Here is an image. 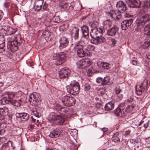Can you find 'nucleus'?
Returning <instances> with one entry per match:
<instances>
[{
	"instance_id": "62",
	"label": "nucleus",
	"mask_w": 150,
	"mask_h": 150,
	"mask_svg": "<svg viewBox=\"0 0 150 150\" xmlns=\"http://www.w3.org/2000/svg\"><path fill=\"white\" fill-rule=\"evenodd\" d=\"M149 125V124L148 122H147L146 124H144V126L145 127V128H146L148 127Z\"/></svg>"
},
{
	"instance_id": "32",
	"label": "nucleus",
	"mask_w": 150,
	"mask_h": 150,
	"mask_svg": "<svg viewBox=\"0 0 150 150\" xmlns=\"http://www.w3.org/2000/svg\"><path fill=\"white\" fill-rule=\"evenodd\" d=\"M12 100L11 103L13 105L17 107H19L21 105V99L15 100L13 99V98H12Z\"/></svg>"
},
{
	"instance_id": "1",
	"label": "nucleus",
	"mask_w": 150,
	"mask_h": 150,
	"mask_svg": "<svg viewBox=\"0 0 150 150\" xmlns=\"http://www.w3.org/2000/svg\"><path fill=\"white\" fill-rule=\"evenodd\" d=\"M126 1L130 7H140L145 10L150 8V2L147 0L144 1L143 3L138 0H127Z\"/></svg>"
},
{
	"instance_id": "5",
	"label": "nucleus",
	"mask_w": 150,
	"mask_h": 150,
	"mask_svg": "<svg viewBox=\"0 0 150 150\" xmlns=\"http://www.w3.org/2000/svg\"><path fill=\"white\" fill-rule=\"evenodd\" d=\"M44 0H34V8L35 11L37 12L40 11L42 9H42L45 10L47 9L45 4H43Z\"/></svg>"
},
{
	"instance_id": "36",
	"label": "nucleus",
	"mask_w": 150,
	"mask_h": 150,
	"mask_svg": "<svg viewBox=\"0 0 150 150\" xmlns=\"http://www.w3.org/2000/svg\"><path fill=\"white\" fill-rule=\"evenodd\" d=\"M96 32V28L91 29L90 35L92 39L98 37V36H97Z\"/></svg>"
},
{
	"instance_id": "6",
	"label": "nucleus",
	"mask_w": 150,
	"mask_h": 150,
	"mask_svg": "<svg viewBox=\"0 0 150 150\" xmlns=\"http://www.w3.org/2000/svg\"><path fill=\"white\" fill-rule=\"evenodd\" d=\"M108 16L115 20H119L121 18V12L118 10H110L107 13Z\"/></svg>"
},
{
	"instance_id": "59",
	"label": "nucleus",
	"mask_w": 150,
	"mask_h": 150,
	"mask_svg": "<svg viewBox=\"0 0 150 150\" xmlns=\"http://www.w3.org/2000/svg\"><path fill=\"white\" fill-rule=\"evenodd\" d=\"M133 101V99L132 98H129L127 100V101L129 103L132 102Z\"/></svg>"
},
{
	"instance_id": "38",
	"label": "nucleus",
	"mask_w": 150,
	"mask_h": 150,
	"mask_svg": "<svg viewBox=\"0 0 150 150\" xmlns=\"http://www.w3.org/2000/svg\"><path fill=\"white\" fill-rule=\"evenodd\" d=\"M118 135V133L114 134L112 138V140L116 143H118L120 141V139L117 136Z\"/></svg>"
},
{
	"instance_id": "24",
	"label": "nucleus",
	"mask_w": 150,
	"mask_h": 150,
	"mask_svg": "<svg viewBox=\"0 0 150 150\" xmlns=\"http://www.w3.org/2000/svg\"><path fill=\"white\" fill-rule=\"evenodd\" d=\"M6 31L5 33L7 35H11L14 34L17 31V29L16 28H12L8 27L4 29Z\"/></svg>"
},
{
	"instance_id": "54",
	"label": "nucleus",
	"mask_w": 150,
	"mask_h": 150,
	"mask_svg": "<svg viewBox=\"0 0 150 150\" xmlns=\"http://www.w3.org/2000/svg\"><path fill=\"white\" fill-rule=\"evenodd\" d=\"M111 42L112 45L113 46H115L117 42V41H116L115 39L113 38L111 39Z\"/></svg>"
},
{
	"instance_id": "23",
	"label": "nucleus",
	"mask_w": 150,
	"mask_h": 150,
	"mask_svg": "<svg viewBox=\"0 0 150 150\" xmlns=\"http://www.w3.org/2000/svg\"><path fill=\"white\" fill-rule=\"evenodd\" d=\"M91 64V62L89 59H86L81 60L79 64L81 66H84V67H87Z\"/></svg>"
},
{
	"instance_id": "27",
	"label": "nucleus",
	"mask_w": 150,
	"mask_h": 150,
	"mask_svg": "<svg viewBox=\"0 0 150 150\" xmlns=\"http://www.w3.org/2000/svg\"><path fill=\"white\" fill-rule=\"evenodd\" d=\"M81 30L82 35L84 37L89 35V30L87 26L84 25L81 27Z\"/></svg>"
},
{
	"instance_id": "15",
	"label": "nucleus",
	"mask_w": 150,
	"mask_h": 150,
	"mask_svg": "<svg viewBox=\"0 0 150 150\" xmlns=\"http://www.w3.org/2000/svg\"><path fill=\"white\" fill-rule=\"evenodd\" d=\"M105 41V39L103 37H97L92 39L91 40V43L95 45L102 44Z\"/></svg>"
},
{
	"instance_id": "2",
	"label": "nucleus",
	"mask_w": 150,
	"mask_h": 150,
	"mask_svg": "<svg viewBox=\"0 0 150 150\" xmlns=\"http://www.w3.org/2000/svg\"><path fill=\"white\" fill-rule=\"evenodd\" d=\"M66 88L68 92L74 95L79 93L80 88L79 83L76 81L72 82Z\"/></svg>"
},
{
	"instance_id": "25",
	"label": "nucleus",
	"mask_w": 150,
	"mask_h": 150,
	"mask_svg": "<svg viewBox=\"0 0 150 150\" xmlns=\"http://www.w3.org/2000/svg\"><path fill=\"white\" fill-rule=\"evenodd\" d=\"M112 25V21L109 20H106L103 22V28L104 30V32H105L108 28L111 27Z\"/></svg>"
},
{
	"instance_id": "50",
	"label": "nucleus",
	"mask_w": 150,
	"mask_h": 150,
	"mask_svg": "<svg viewBox=\"0 0 150 150\" xmlns=\"http://www.w3.org/2000/svg\"><path fill=\"white\" fill-rule=\"evenodd\" d=\"M125 107V103H121L117 107L120 108L122 110L124 111Z\"/></svg>"
},
{
	"instance_id": "19",
	"label": "nucleus",
	"mask_w": 150,
	"mask_h": 150,
	"mask_svg": "<svg viewBox=\"0 0 150 150\" xmlns=\"http://www.w3.org/2000/svg\"><path fill=\"white\" fill-rule=\"evenodd\" d=\"M61 130L60 129L56 128L50 132L49 136L51 138L57 137L61 135Z\"/></svg>"
},
{
	"instance_id": "48",
	"label": "nucleus",
	"mask_w": 150,
	"mask_h": 150,
	"mask_svg": "<svg viewBox=\"0 0 150 150\" xmlns=\"http://www.w3.org/2000/svg\"><path fill=\"white\" fill-rule=\"evenodd\" d=\"M33 113L34 116L37 118H39L41 116V113L38 110L33 111Z\"/></svg>"
},
{
	"instance_id": "17",
	"label": "nucleus",
	"mask_w": 150,
	"mask_h": 150,
	"mask_svg": "<svg viewBox=\"0 0 150 150\" xmlns=\"http://www.w3.org/2000/svg\"><path fill=\"white\" fill-rule=\"evenodd\" d=\"M16 115L17 118H20L22 121H26L29 118V115L25 112H17L16 114Z\"/></svg>"
},
{
	"instance_id": "44",
	"label": "nucleus",
	"mask_w": 150,
	"mask_h": 150,
	"mask_svg": "<svg viewBox=\"0 0 150 150\" xmlns=\"http://www.w3.org/2000/svg\"><path fill=\"white\" fill-rule=\"evenodd\" d=\"M136 93L137 94L139 95H141L142 93V92L144 90L143 89L142 87H139V88H137V86H136Z\"/></svg>"
},
{
	"instance_id": "35",
	"label": "nucleus",
	"mask_w": 150,
	"mask_h": 150,
	"mask_svg": "<svg viewBox=\"0 0 150 150\" xmlns=\"http://www.w3.org/2000/svg\"><path fill=\"white\" fill-rule=\"evenodd\" d=\"M96 35L98 37H101L103 33L104 32V30L102 28H96Z\"/></svg>"
},
{
	"instance_id": "40",
	"label": "nucleus",
	"mask_w": 150,
	"mask_h": 150,
	"mask_svg": "<svg viewBox=\"0 0 150 150\" xmlns=\"http://www.w3.org/2000/svg\"><path fill=\"white\" fill-rule=\"evenodd\" d=\"M89 25L91 29L97 28V27L98 25V23L97 22H94L93 23H90Z\"/></svg>"
},
{
	"instance_id": "43",
	"label": "nucleus",
	"mask_w": 150,
	"mask_h": 150,
	"mask_svg": "<svg viewBox=\"0 0 150 150\" xmlns=\"http://www.w3.org/2000/svg\"><path fill=\"white\" fill-rule=\"evenodd\" d=\"M3 112H4L3 108H0V120H4L5 116H6Z\"/></svg>"
},
{
	"instance_id": "53",
	"label": "nucleus",
	"mask_w": 150,
	"mask_h": 150,
	"mask_svg": "<svg viewBox=\"0 0 150 150\" xmlns=\"http://www.w3.org/2000/svg\"><path fill=\"white\" fill-rule=\"evenodd\" d=\"M43 34L46 37H49L50 36V33L49 31L45 30Z\"/></svg>"
},
{
	"instance_id": "31",
	"label": "nucleus",
	"mask_w": 150,
	"mask_h": 150,
	"mask_svg": "<svg viewBox=\"0 0 150 150\" xmlns=\"http://www.w3.org/2000/svg\"><path fill=\"white\" fill-rule=\"evenodd\" d=\"M135 23L138 27L142 26L144 25L145 23L142 17L137 18L135 21Z\"/></svg>"
},
{
	"instance_id": "29",
	"label": "nucleus",
	"mask_w": 150,
	"mask_h": 150,
	"mask_svg": "<svg viewBox=\"0 0 150 150\" xmlns=\"http://www.w3.org/2000/svg\"><path fill=\"white\" fill-rule=\"evenodd\" d=\"M98 65H100L101 67L102 66L103 69H108L110 67V64L108 63L104 62H99L97 63Z\"/></svg>"
},
{
	"instance_id": "37",
	"label": "nucleus",
	"mask_w": 150,
	"mask_h": 150,
	"mask_svg": "<svg viewBox=\"0 0 150 150\" xmlns=\"http://www.w3.org/2000/svg\"><path fill=\"white\" fill-rule=\"evenodd\" d=\"M69 97L67 96H65L62 98V101L63 104L65 106H67V104L68 103L69 99Z\"/></svg>"
},
{
	"instance_id": "45",
	"label": "nucleus",
	"mask_w": 150,
	"mask_h": 150,
	"mask_svg": "<svg viewBox=\"0 0 150 150\" xmlns=\"http://www.w3.org/2000/svg\"><path fill=\"white\" fill-rule=\"evenodd\" d=\"M8 37L7 38V42H11L14 41L16 38L15 36H14L8 35Z\"/></svg>"
},
{
	"instance_id": "56",
	"label": "nucleus",
	"mask_w": 150,
	"mask_h": 150,
	"mask_svg": "<svg viewBox=\"0 0 150 150\" xmlns=\"http://www.w3.org/2000/svg\"><path fill=\"white\" fill-rule=\"evenodd\" d=\"M4 6L6 8H8L9 6V4L8 2H5L4 3Z\"/></svg>"
},
{
	"instance_id": "16",
	"label": "nucleus",
	"mask_w": 150,
	"mask_h": 150,
	"mask_svg": "<svg viewBox=\"0 0 150 150\" xmlns=\"http://www.w3.org/2000/svg\"><path fill=\"white\" fill-rule=\"evenodd\" d=\"M59 42L60 43L59 48L61 49L67 47L69 43L68 39L65 37H61L59 40Z\"/></svg>"
},
{
	"instance_id": "41",
	"label": "nucleus",
	"mask_w": 150,
	"mask_h": 150,
	"mask_svg": "<svg viewBox=\"0 0 150 150\" xmlns=\"http://www.w3.org/2000/svg\"><path fill=\"white\" fill-rule=\"evenodd\" d=\"M144 22L145 23L150 21V14H146L142 17Z\"/></svg>"
},
{
	"instance_id": "61",
	"label": "nucleus",
	"mask_w": 150,
	"mask_h": 150,
	"mask_svg": "<svg viewBox=\"0 0 150 150\" xmlns=\"http://www.w3.org/2000/svg\"><path fill=\"white\" fill-rule=\"evenodd\" d=\"M132 63V64H133L135 65H137V62L135 60H133Z\"/></svg>"
},
{
	"instance_id": "39",
	"label": "nucleus",
	"mask_w": 150,
	"mask_h": 150,
	"mask_svg": "<svg viewBox=\"0 0 150 150\" xmlns=\"http://www.w3.org/2000/svg\"><path fill=\"white\" fill-rule=\"evenodd\" d=\"M145 33L150 35V23L146 25L144 28Z\"/></svg>"
},
{
	"instance_id": "18",
	"label": "nucleus",
	"mask_w": 150,
	"mask_h": 150,
	"mask_svg": "<svg viewBox=\"0 0 150 150\" xmlns=\"http://www.w3.org/2000/svg\"><path fill=\"white\" fill-rule=\"evenodd\" d=\"M117 10L120 11H124L126 9V7L125 3L122 1H120L118 2L116 5Z\"/></svg>"
},
{
	"instance_id": "34",
	"label": "nucleus",
	"mask_w": 150,
	"mask_h": 150,
	"mask_svg": "<svg viewBox=\"0 0 150 150\" xmlns=\"http://www.w3.org/2000/svg\"><path fill=\"white\" fill-rule=\"evenodd\" d=\"M135 106V105L133 103H132L131 105H129L126 108L125 111L127 112H132Z\"/></svg>"
},
{
	"instance_id": "10",
	"label": "nucleus",
	"mask_w": 150,
	"mask_h": 150,
	"mask_svg": "<svg viewBox=\"0 0 150 150\" xmlns=\"http://www.w3.org/2000/svg\"><path fill=\"white\" fill-rule=\"evenodd\" d=\"M20 45V43L18 42L17 40L11 42H7L8 48L11 51H17L18 49V46Z\"/></svg>"
},
{
	"instance_id": "55",
	"label": "nucleus",
	"mask_w": 150,
	"mask_h": 150,
	"mask_svg": "<svg viewBox=\"0 0 150 150\" xmlns=\"http://www.w3.org/2000/svg\"><path fill=\"white\" fill-rule=\"evenodd\" d=\"M5 39L3 37H0V45L5 42Z\"/></svg>"
},
{
	"instance_id": "57",
	"label": "nucleus",
	"mask_w": 150,
	"mask_h": 150,
	"mask_svg": "<svg viewBox=\"0 0 150 150\" xmlns=\"http://www.w3.org/2000/svg\"><path fill=\"white\" fill-rule=\"evenodd\" d=\"M5 43H4L0 45V49H4V47L5 46Z\"/></svg>"
},
{
	"instance_id": "60",
	"label": "nucleus",
	"mask_w": 150,
	"mask_h": 150,
	"mask_svg": "<svg viewBox=\"0 0 150 150\" xmlns=\"http://www.w3.org/2000/svg\"><path fill=\"white\" fill-rule=\"evenodd\" d=\"M5 132V131L3 129H0V135H1Z\"/></svg>"
},
{
	"instance_id": "7",
	"label": "nucleus",
	"mask_w": 150,
	"mask_h": 150,
	"mask_svg": "<svg viewBox=\"0 0 150 150\" xmlns=\"http://www.w3.org/2000/svg\"><path fill=\"white\" fill-rule=\"evenodd\" d=\"M15 96L14 93L11 92L8 93L6 96L3 97L0 100V104L4 105L11 103L12 99L14 98Z\"/></svg>"
},
{
	"instance_id": "42",
	"label": "nucleus",
	"mask_w": 150,
	"mask_h": 150,
	"mask_svg": "<svg viewBox=\"0 0 150 150\" xmlns=\"http://www.w3.org/2000/svg\"><path fill=\"white\" fill-rule=\"evenodd\" d=\"M150 45V40H147L145 41L142 44V47L144 48H145L149 47Z\"/></svg>"
},
{
	"instance_id": "33",
	"label": "nucleus",
	"mask_w": 150,
	"mask_h": 150,
	"mask_svg": "<svg viewBox=\"0 0 150 150\" xmlns=\"http://www.w3.org/2000/svg\"><path fill=\"white\" fill-rule=\"evenodd\" d=\"M148 81L146 79H144L143 82L141 83V85H140V87H142L144 90H146L148 86Z\"/></svg>"
},
{
	"instance_id": "64",
	"label": "nucleus",
	"mask_w": 150,
	"mask_h": 150,
	"mask_svg": "<svg viewBox=\"0 0 150 150\" xmlns=\"http://www.w3.org/2000/svg\"><path fill=\"white\" fill-rule=\"evenodd\" d=\"M108 128H103L102 129V130L103 132H106L108 130Z\"/></svg>"
},
{
	"instance_id": "58",
	"label": "nucleus",
	"mask_w": 150,
	"mask_h": 150,
	"mask_svg": "<svg viewBox=\"0 0 150 150\" xmlns=\"http://www.w3.org/2000/svg\"><path fill=\"white\" fill-rule=\"evenodd\" d=\"M146 142L148 144H150V137L147 138L146 139Z\"/></svg>"
},
{
	"instance_id": "21",
	"label": "nucleus",
	"mask_w": 150,
	"mask_h": 150,
	"mask_svg": "<svg viewBox=\"0 0 150 150\" xmlns=\"http://www.w3.org/2000/svg\"><path fill=\"white\" fill-rule=\"evenodd\" d=\"M79 29L76 27H74L71 30V34L72 37L75 39H77L79 38Z\"/></svg>"
},
{
	"instance_id": "3",
	"label": "nucleus",
	"mask_w": 150,
	"mask_h": 150,
	"mask_svg": "<svg viewBox=\"0 0 150 150\" xmlns=\"http://www.w3.org/2000/svg\"><path fill=\"white\" fill-rule=\"evenodd\" d=\"M29 101L34 106L38 105L41 102V97L40 94L36 92H33L30 95Z\"/></svg>"
},
{
	"instance_id": "22",
	"label": "nucleus",
	"mask_w": 150,
	"mask_h": 150,
	"mask_svg": "<svg viewBox=\"0 0 150 150\" xmlns=\"http://www.w3.org/2000/svg\"><path fill=\"white\" fill-rule=\"evenodd\" d=\"M113 113L117 116L122 117L125 115V113L119 107H117L113 111Z\"/></svg>"
},
{
	"instance_id": "11",
	"label": "nucleus",
	"mask_w": 150,
	"mask_h": 150,
	"mask_svg": "<svg viewBox=\"0 0 150 150\" xmlns=\"http://www.w3.org/2000/svg\"><path fill=\"white\" fill-rule=\"evenodd\" d=\"M85 38H81L80 41L76 44L75 47L76 48H86L87 49V43Z\"/></svg>"
},
{
	"instance_id": "8",
	"label": "nucleus",
	"mask_w": 150,
	"mask_h": 150,
	"mask_svg": "<svg viewBox=\"0 0 150 150\" xmlns=\"http://www.w3.org/2000/svg\"><path fill=\"white\" fill-rule=\"evenodd\" d=\"M65 54L64 52H61L57 55L55 62V64L57 65H60L62 64L65 61L66 57Z\"/></svg>"
},
{
	"instance_id": "14",
	"label": "nucleus",
	"mask_w": 150,
	"mask_h": 150,
	"mask_svg": "<svg viewBox=\"0 0 150 150\" xmlns=\"http://www.w3.org/2000/svg\"><path fill=\"white\" fill-rule=\"evenodd\" d=\"M119 30L118 28L114 26L112 28L107 30V34L109 36L114 37L118 33Z\"/></svg>"
},
{
	"instance_id": "9",
	"label": "nucleus",
	"mask_w": 150,
	"mask_h": 150,
	"mask_svg": "<svg viewBox=\"0 0 150 150\" xmlns=\"http://www.w3.org/2000/svg\"><path fill=\"white\" fill-rule=\"evenodd\" d=\"M71 73V70L67 68L62 69L59 72V78L61 79L65 78L67 77Z\"/></svg>"
},
{
	"instance_id": "52",
	"label": "nucleus",
	"mask_w": 150,
	"mask_h": 150,
	"mask_svg": "<svg viewBox=\"0 0 150 150\" xmlns=\"http://www.w3.org/2000/svg\"><path fill=\"white\" fill-rule=\"evenodd\" d=\"M95 100L96 101H97V102L96 103V105L98 104L99 105H100L101 104L102 102L101 99H100L98 97H96L95 98Z\"/></svg>"
},
{
	"instance_id": "63",
	"label": "nucleus",
	"mask_w": 150,
	"mask_h": 150,
	"mask_svg": "<svg viewBox=\"0 0 150 150\" xmlns=\"http://www.w3.org/2000/svg\"><path fill=\"white\" fill-rule=\"evenodd\" d=\"M31 118L32 119V121L33 122H35L36 120V119L33 116H31Z\"/></svg>"
},
{
	"instance_id": "26",
	"label": "nucleus",
	"mask_w": 150,
	"mask_h": 150,
	"mask_svg": "<svg viewBox=\"0 0 150 150\" xmlns=\"http://www.w3.org/2000/svg\"><path fill=\"white\" fill-rule=\"evenodd\" d=\"M12 144L10 142H8L6 143L3 144L1 146V150H10L12 148Z\"/></svg>"
},
{
	"instance_id": "28",
	"label": "nucleus",
	"mask_w": 150,
	"mask_h": 150,
	"mask_svg": "<svg viewBox=\"0 0 150 150\" xmlns=\"http://www.w3.org/2000/svg\"><path fill=\"white\" fill-rule=\"evenodd\" d=\"M114 107V103L112 102H110L106 104L105 106V110L107 111L113 109Z\"/></svg>"
},
{
	"instance_id": "49",
	"label": "nucleus",
	"mask_w": 150,
	"mask_h": 150,
	"mask_svg": "<svg viewBox=\"0 0 150 150\" xmlns=\"http://www.w3.org/2000/svg\"><path fill=\"white\" fill-rule=\"evenodd\" d=\"M115 90L116 94H119L122 91V90L119 86H117L115 88Z\"/></svg>"
},
{
	"instance_id": "4",
	"label": "nucleus",
	"mask_w": 150,
	"mask_h": 150,
	"mask_svg": "<svg viewBox=\"0 0 150 150\" xmlns=\"http://www.w3.org/2000/svg\"><path fill=\"white\" fill-rule=\"evenodd\" d=\"M50 118L51 121H54L57 125H62L65 121L64 119L62 116L55 115L54 113H52L50 114Z\"/></svg>"
},
{
	"instance_id": "20",
	"label": "nucleus",
	"mask_w": 150,
	"mask_h": 150,
	"mask_svg": "<svg viewBox=\"0 0 150 150\" xmlns=\"http://www.w3.org/2000/svg\"><path fill=\"white\" fill-rule=\"evenodd\" d=\"M77 50V54L80 57L85 56L87 54V50L86 48H76Z\"/></svg>"
},
{
	"instance_id": "12",
	"label": "nucleus",
	"mask_w": 150,
	"mask_h": 150,
	"mask_svg": "<svg viewBox=\"0 0 150 150\" xmlns=\"http://www.w3.org/2000/svg\"><path fill=\"white\" fill-rule=\"evenodd\" d=\"M133 20L132 19L124 20L121 23V27L123 30H126L132 24Z\"/></svg>"
},
{
	"instance_id": "51",
	"label": "nucleus",
	"mask_w": 150,
	"mask_h": 150,
	"mask_svg": "<svg viewBox=\"0 0 150 150\" xmlns=\"http://www.w3.org/2000/svg\"><path fill=\"white\" fill-rule=\"evenodd\" d=\"M3 110H4V112H3V113H4L5 115L6 116V115L8 114L9 111L8 108L7 107H6L3 108Z\"/></svg>"
},
{
	"instance_id": "47",
	"label": "nucleus",
	"mask_w": 150,
	"mask_h": 150,
	"mask_svg": "<svg viewBox=\"0 0 150 150\" xmlns=\"http://www.w3.org/2000/svg\"><path fill=\"white\" fill-rule=\"evenodd\" d=\"M84 90L85 91H88L91 88V86L88 83H86L84 86Z\"/></svg>"
},
{
	"instance_id": "46",
	"label": "nucleus",
	"mask_w": 150,
	"mask_h": 150,
	"mask_svg": "<svg viewBox=\"0 0 150 150\" xmlns=\"http://www.w3.org/2000/svg\"><path fill=\"white\" fill-rule=\"evenodd\" d=\"M52 19L54 22L57 23H59L61 21L60 17L59 16H54L52 18Z\"/></svg>"
},
{
	"instance_id": "30",
	"label": "nucleus",
	"mask_w": 150,
	"mask_h": 150,
	"mask_svg": "<svg viewBox=\"0 0 150 150\" xmlns=\"http://www.w3.org/2000/svg\"><path fill=\"white\" fill-rule=\"evenodd\" d=\"M76 103V100L74 98L72 97H69V99L67 104V107H70Z\"/></svg>"
},
{
	"instance_id": "13",
	"label": "nucleus",
	"mask_w": 150,
	"mask_h": 150,
	"mask_svg": "<svg viewBox=\"0 0 150 150\" xmlns=\"http://www.w3.org/2000/svg\"><path fill=\"white\" fill-rule=\"evenodd\" d=\"M110 80L109 76H106L103 79L100 77H98L96 79V82L100 84L101 86H104L108 84Z\"/></svg>"
}]
</instances>
